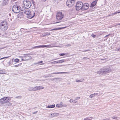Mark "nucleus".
<instances>
[{
    "mask_svg": "<svg viewBox=\"0 0 120 120\" xmlns=\"http://www.w3.org/2000/svg\"><path fill=\"white\" fill-rule=\"evenodd\" d=\"M56 60V59H54V60H52L51 61H53V60Z\"/></svg>",
    "mask_w": 120,
    "mask_h": 120,
    "instance_id": "obj_55",
    "label": "nucleus"
},
{
    "mask_svg": "<svg viewBox=\"0 0 120 120\" xmlns=\"http://www.w3.org/2000/svg\"><path fill=\"white\" fill-rule=\"evenodd\" d=\"M7 99H8V100H9V101H10L11 99V98L10 97H8Z\"/></svg>",
    "mask_w": 120,
    "mask_h": 120,
    "instance_id": "obj_41",
    "label": "nucleus"
},
{
    "mask_svg": "<svg viewBox=\"0 0 120 120\" xmlns=\"http://www.w3.org/2000/svg\"><path fill=\"white\" fill-rule=\"evenodd\" d=\"M34 48H40V45L36 46L34 47Z\"/></svg>",
    "mask_w": 120,
    "mask_h": 120,
    "instance_id": "obj_36",
    "label": "nucleus"
},
{
    "mask_svg": "<svg viewBox=\"0 0 120 120\" xmlns=\"http://www.w3.org/2000/svg\"><path fill=\"white\" fill-rule=\"evenodd\" d=\"M103 72L104 74L108 73L111 71V69L108 66H106L102 69Z\"/></svg>",
    "mask_w": 120,
    "mask_h": 120,
    "instance_id": "obj_6",
    "label": "nucleus"
},
{
    "mask_svg": "<svg viewBox=\"0 0 120 120\" xmlns=\"http://www.w3.org/2000/svg\"><path fill=\"white\" fill-rule=\"evenodd\" d=\"M51 63L52 64H55V63H56V61H55L52 62Z\"/></svg>",
    "mask_w": 120,
    "mask_h": 120,
    "instance_id": "obj_37",
    "label": "nucleus"
},
{
    "mask_svg": "<svg viewBox=\"0 0 120 120\" xmlns=\"http://www.w3.org/2000/svg\"><path fill=\"white\" fill-rule=\"evenodd\" d=\"M20 65L19 64H18L14 66V67H18Z\"/></svg>",
    "mask_w": 120,
    "mask_h": 120,
    "instance_id": "obj_45",
    "label": "nucleus"
},
{
    "mask_svg": "<svg viewBox=\"0 0 120 120\" xmlns=\"http://www.w3.org/2000/svg\"><path fill=\"white\" fill-rule=\"evenodd\" d=\"M8 28V24L6 21L2 22L0 24V29L3 31H5Z\"/></svg>",
    "mask_w": 120,
    "mask_h": 120,
    "instance_id": "obj_2",
    "label": "nucleus"
},
{
    "mask_svg": "<svg viewBox=\"0 0 120 120\" xmlns=\"http://www.w3.org/2000/svg\"><path fill=\"white\" fill-rule=\"evenodd\" d=\"M83 5V3L82 2H78L77 3L75 6L76 10L78 11L81 9L82 10V7Z\"/></svg>",
    "mask_w": 120,
    "mask_h": 120,
    "instance_id": "obj_5",
    "label": "nucleus"
},
{
    "mask_svg": "<svg viewBox=\"0 0 120 120\" xmlns=\"http://www.w3.org/2000/svg\"><path fill=\"white\" fill-rule=\"evenodd\" d=\"M19 61V60L18 59H16L15 60V62H18Z\"/></svg>",
    "mask_w": 120,
    "mask_h": 120,
    "instance_id": "obj_29",
    "label": "nucleus"
},
{
    "mask_svg": "<svg viewBox=\"0 0 120 120\" xmlns=\"http://www.w3.org/2000/svg\"><path fill=\"white\" fill-rule=\"evenodd\" d=\"M64 17V15L62 12H58L57 14L56 18L57 19L60 20L62 19Z\"/></svg>",
    "mask_w": 120,
    "mask_h": 120,
    "instance_id": "obj_7",
    "label": "nucleus"
},
{
    "mask_svg": "<svg viewBox=\"0 0 120 120\" xmlns=\"http://www.w3.org/2000/svg\"><path fill=\"white\" fill-rule=\"evenodd\" d=\"M51 118H52L55 117H57L59 115V113H54L51 114Z\"/></svg>",
    "mask_w": 120,
    "mask_h": 120,
    "instance_id": "obj_11",
    "label": "nucleus"
},
{
    "mask_svg": "<svg viewBox=\"0 0 120 120\" xmlns=\"http://www.w3.org/2000/svg\"><path fill=\"white\" fill-rule=\"evenodd\" d=\"M56 61V63L57 64L59 63V60L57 61Z\"/></svg>",
    "mask_w": 120,
    "mask_h": 120,
    "instance_id": "obj_50",
    "label": "nucleus"
},
{
    "mask_svg": "<svg viewBox=\"0 0 120 120\" xmlns=\"http://www.w3.org/2000/svg\"><path fill=\"white\" fill-rule=\"evenodd\" d=\"M116 50H117V51H120V47L119 49H116V50H115V51H116Z\"/></svg>",
    "mask_w": 120,
    "mask_h": 120,
    "instance_id": "obj_38",
    "label": "nucleus"
},
{
    "mask_svg": "<svg viewBox=\"0 0 120 120\" xmlns=\"http://www.w3.org/2000/svg\"><path fill=\"white\" fill-rule=\"evenodd\" d=\"M80 97H78L76 98H75V100H78L79 99H80Z\"/></svg>",
    "mask_w": 120,
    "mask_h": 120,
    "instance_id": "obj_31",
    "label": "nucleus"
},
{
    "mask_svg": "<svg viewBox=\"0 0 120 120\" xmlns=\"http://www.w3.org/2000/svg\"><path fill=\"white\" fill-rule=\"evenodd\" d=\"M120 13V11L118 12V13Z\"/></svg>",
    "mask_w": 120,
    "mask_h": 120,
    "instance_id": "obj_59",
    "label": "nucleus"
},
{
    "mask_svg": "<svg viewBox=\"0 0 120 120\" xmlns=\"http://www.w3.org/2000/svg\"><path fill=\"white\" fill-rule=\"evenodd\" d=\"M38 112V111H36L35 112H33V114H36Z\"/></svg>",
    "mask_w": 120,
    "mask_h": 120,
    "instance_id": "obj_44",
    "label": "nucleus"
},
{
    "mask_svg": "<svg viewBox=\"0 0 120 120\" xmlns=\"http://www.w3.org/2000/svg\"><path fill=\"white\" fill-rule=\"evenodd\" d=\"M86 57H84L83 58V59H86Z\"/></svg>",
    "mask_w": 120,
    "mask_h": 120,
    "instance_id": "obj_57",
    "label": "nucleus"
},
{
    "mask_svg": "<svg viewBox=\"0 0 120 120\" xmlns=\"http://www.w3.org/2000/svg\"><path fill=\"white\" fill-rule=\"evenodd\" d=\"M89 50H86L84 51L86 52V51H89Z\"/></svg>",
    "mask_w": 120,
    "mask_h": 120,
    "instance_id": "obj_54",
    "label": "nucleus"
},
{
    "mask_svg": "<svg viewBox=\"0 0 120 120\" xmlns=\"http://www.w3.org/2000/svg\"><path fill=\"white\" fill-rule=\"evenodd\" d=\"M68 74L69 73V72H54L52 73H51V74Z\"/></svg>",
    "mask_w": 120,
    "mask_h": 120,
    "instance_id": "obj_15",
    "label": "nucleus"
},
{
    "mask_svg": "<svg viewBox=\"0 0 120 120\" xmlns=\"http://www.w3.org/2000/svg\"><path fill=\"white\" fill-rule=\"evenodd\" d=\"M9 101V100H8V99H7L6 100H5V102H4V103H6L8 102Z\"/></svg>",
    "mask_w": 120,
    "mask_h": 120,
    "instance_id": "obj_34",
    "label": "nucleus"
},
{
    "mask_svg": "<svg viewBox=\"0 0 120 120\" xmlns=\"http://www.w3.org/2000/svg\"><path fill=\"white\" fill-rule=\"evenodd\" d=\"M66 27H62V28H56L55 29H52L51 30V31L53 30H58L59 29H61L63 28H66Z\"/></svg>",
    "mask_w": 120,
    "mask_h": 120,
    "instance_id": "obj_18",
    "label": "nucleus"
},
{
    "mask_svg": "<svg viewBox=\"0 0 120 120\" xmlns=\"http://www.w3.org/2000/svg\"><path fill=\"white\" fill-rule=\"evenodd\" d=\"M23 4L25 7L27 9L30 8L31 5L30 1L28 0H24L23 1Z\"/></svg>",
    "mask_w": 120,
    "mask_h": 120,
    "instance_id": "obj_4",
    "label": "nucleus"
},
{
    "mask_svg": "<svg viewBox=\"0 0 120 120\" xmlns=\"http://www.w3.org/2000/svg\"><path fill=\"white\" fill-rule=\"evenodd\" d=\"M22 98V96H18L16 97H15V98L17 99H21Z\"/></svg>",
    "mask_w": 120,
    "mask_h": 120,
    "instance_id": "obj_27",
    "label": "nucleus"
},
{
    "mask_svg": "<svg viewBox=\"0 0 120 120\" xmlns=\"http://www.w3.org/2000/svg\"><path fill=\"white\" fill-rule=\"evenodd\" d=\"M97 2L96 1H93L91 4V5L90 6V7H93L97 3Z\"/></svg>",
    "mask_w": 120,
    "mask_h": 120,
    "instance_id": "obj_14",
    "label": "nucleus"
},
{
    "mask_svg": "<svg viewBox=\"0 0 120 120\" xmlns=\"http://www.w3.org/2000/svg\"><path fill=\"white\" fill-rule=\"evenodd\" d=\"M50 33L49 32H46L44 34V36H46V35H50Z\"/></svg>",
    "mask_w": 120,
    "mask_h": 120,
    "instance_id": "obj_22",
    "label": "nucleus"
},
{
    "mask_svg": "<svg viewBox=\"0 0 120 120\" xmlns=\"http://www.w3.org/2000/svg\"><path fill=\"white\" fill-rule=\"evenodd\" d=\"M8 0H4L3 1V4L4 5H6L8 4Z\"/></svg>",
    "mask_w": 120,
    "mask_h": 120,
    "instance_id": "obj_16",
    "label": "nucleus"
},
{
    "mask_svg": "<svg viewBox=\"0 0 120 120\" xmlns=\"http://www.w3.org/2000/svg\"><path fill=\"white\" fill-rule=\"evenodd\" d=\"M25 14L28 15V18H33L35 15V13L34 11H30V10L28 9H26L23 12Z\"/></svg>",
    "mask_w": 120,
    "mask_h": 120,
    "instance_id": "obj_1",
    "label": "nucleus"
},
{
    "mask_svg": "<svg viewBox=\"0 0 120 120\" xmlns=\"http://www.w3.org/2000/svg\"><path fill=\"white\" fill-rule=\"evenodd\" d=\"M40 48H44V47H46V48H50V47H53V46H51V45H40Z\"/></svg>",
    "mask_w": 120,
    "mask_h": 120,
    "instance_id": "obj_12",
    "label": "nucleus"
},
{
    "mask_svg": "<svg viewBox=\"0 0 120 120\" xmlns=\"http://www.w3.org/2000/svg\"><path fill=\"white\" fill-rule=\"evenodd\" d=\"M98 0H95L96 1H97Z\"/></svg>",
    "mask_w": 120,
    "mask_h": 120,
    "instance_id": "obj_62",
    "label": "nucleus"
},
{
    "mask_svg": "<svg viewBox=\"0 0 120 120\" xmlns=\"http://www.w3.org/2000/svg\"><path fill=\"white\" fill-rule=\"evenodd\" d=\"M34 88V91H36L38 90V86H36Z\"/></svg>",
    "mask_w": 120,
    "mask_h": 120,
    "instance_id": "obj_25",
    "label": "nucleus"
},
{
    "mask_svg": "<svg viewBox=\"0 0 120 120\" xmlns=\"http://www.w3.org/2000/svg\"><path fill=\"white\" fill-rule=\"evenodd\" d=\"M1 34L0 33V36L1 35Z\"/></svg>",
    "mask_w": 120,
    "mask_h": 120,
    "instance_id": "obj_61",
    "label": "nucleus"
},
{
    "mask_svg": "<svg viewBox=\"0 0 120 120\" xmlns=\"http://www.w3.org/2000/svg\"><path fill=\"white\" fill-rule=\"evenodd\" d=\"M63 102H61L60 103V105H61V106H62V105H63Z\"/></svg>",
    "mask_w": 120,
    "mask_h": 120,
    "instance_id": "obj_47",
    "label": "nucleus"
},
{
    "mask_svg": "<svg viewBox=\"0 0 120 120\" xmlns=\"http://www.w3.org/2000/svg\"><path fill=\"white\" fill-rule=\"evenodd\" d=\"M43 62V61H41L40 62H38L37 63H36L35 64H39L40 63H42Z\"/></svg>",
    "mask_w": 120,
    "mask_h": 120,
    "instance_id": "obj_30",
    "label": "nucleus"
},
{
    "mask_svg": "<svg viewBox=\"0 0 120 120\" xmlns=\"http://www.w3.org/2000/svg\"><path fill=\"white\" fill-rule=\"evenodd\" d=\"M104 59H101V60H103Z\"/></svg>",
    "mask_w": 120,
    "mask_h": 120,
    "instance_id": "obj_63",
    "label": "nucleus"
},
{
    "mask_svg": "<svg viewBox=\"0 0 120 120\" xmlns=\"http://www.w3.org/2000/svg\"><path fill=\"white\" fill-rule=\"evenodd\" d=\"M64 60H59V63H62L63 62H64Z\"/></svg>",
    "mask_w": 120,
    "mask_h": 120,
    "instance_id": "obj_26",
    "label": "nucleus"
},
{
    "mask_svg": "<svg viewBox=\"0 0 120 120\" xmlns=\"http://www.w3.org/2000/svg\"><path fill=\"white\" fill-rule=\"evenodd\" d=\"M112 118H113V119H115V118H114V117H112Z\"/></svg>",
    "mask_w": 120,
    "mask_h": 120,
    "instance_id": "obj_60",
    "label": "nucleus"
},
{
    "mask_svg": "<svg viewBox=\"0 0 120 120\" xmlns=\"http://www.w3.org/2000/svg\"><path fill=\"white\" fill-rule=\"evenodd\" d=\"M120 25V23L117 24L116 26H117L118 25Z\"/></svg>",
    "mask_w": 120,
    "mask_h": 120,
    "instance_id": "obj_52",
    "label": "nucleus"
},
{
    "mask_svg": "<svg viewBox=\"0 0 120 120\" xmlns=\"http://www.w3.org/2000/svg\"><path fill=\"white\" fill-rule=\"evenodd\" d=\"M84 120H92L91 119H85Z\"/></svg>",
    "mask_w": 120,
    "mask_h": 120,
    "instance_id": "obj_42",
    "label": "nucleus"
},
{
    "mask_svg": "<svg viewBox=\"0 0 120 120\" xmlns=\"http://www.w3.org/2000/svg\"><path fill=\"white\" fill-rule=\"evenodd\" d=\"M118 11L117 12V11H116V12H115L114 13V15L116 14H117V13H118Z\"/></svg>",
    "mask_w": 120,
    "mask_h": 120,
    "instance_id": "obj_49",
    "label": "nucleus"
},
{
    "mask_svg": "<svg viewBox=\"0 0 120 120\" xmlns=\"http://www.w3.org/2000/svg\"><path fill=\"white\" fill-rule=\"evenodd\" d=\"M81 81L80 80H76V82H81Z\"/></svg>",
    "mask_w": 120,
    "mask_h": 120,
    "instance_id": "obj_43",
    "label": "nucleus"
},
{
    "mask_svg": "<svg viewBox=\"0 0 120 120\" xmlns=\"http://www.w3.org/2000/svg\"><path fill=\"white\" fill-rule=\"evenodd\" d=\"M38 90H40L41 89H43L44 88V87L42 86H38Z\"/></svg>",
    "mask_w": 120,
    "mask_h": 120,
    "instance_id": "obj_23",
    "label": "nucleus"
},
{
    "mask_svg": "<svg viewBox=\"0 0 120 120\" xmlns=\"http://www.w3.org/2000/svg\"><path fill=\"white\" fill-rule=\"evenodd\" d=\"M44 64V63H43L42 64H40V65Z\"/></svg>",
    "mask_w": 120,
    "mask_h": 120,
    "instance_id": "obj_58",
    "label": "nucleus"
},
{
    "mask_svg": "<svg viewBox=\"0 0 120 120\" xmlns=\"http://www.w3.org/2000/svg\"><path fill=\"white\" fill-rule=\"evenodd\" d=\"M59 55L60 56H63L64 55H67V54L65 53H60L59 54Z\"/></svg>",
    "mask_w": 120,
    "mask_h": 120,
    "instance_id": "obj_24",
    "label": "nucleus"
},
{
    "mask_svg": "<svg viewBox=\"0 0 120 120\" xmlns=\"http://www.w3.org/2000/svg\"><path fill=\"white\" fill-rule=\"evenodd\" d=\"M9 63H10V62H9Z\"/></svg>",
    "mask_w": 120,
    "mask_h": 120,
    "instance_id": "obj_64",
    "label": "nucleus"
},
{
    "mask_svg": "<svg viewBox=\"0 0 120 120\" xmlns=\"http://www.w3.org/2000/svg\"><path fill=\"white\" fill-rule=\"evenodd\" d=\"M9 57V56H8V57H3L2 58H1L0 59V60H1L2 59H4V58H7L8 57Z\"/></svg>",
    "mask_w": 120,
    "mask_h": 120,
    "instance_id": "obj_35",
    "label": "nucleus"
},
{
    "mask_svg": "<svg viewBox=\"0 0 120 120\" xmlns=\"http://www.w3.org/2000/svg\"><path fill=\"white\" fill-rule=\"evenodd\" d=\"M89 5L87 3L84 4L82 7V10H85L88 9L89 7Z\"/></svg>",
    "mask_w": 120,
    "mask_h": 120,
    "instance_id": "obj_9",
    "label": "nucleus"
},
{
    "mask_svg": "<svg viewBox=\"0 0 120 120\" xmlns=\"http://www.w3.org/2000/svg\"><path fill=\"white\" fill-rule=\"evenodd\" d=\"M65 46H67V47H70L71 46V44H67V45H65Z\"/></svg>",
    "mask_w": 120,
    "mask_h": 120,
    "instance_id": "obj_33",
    "label": "nucleus"
},
{
    "mask_svg": "<svg viewBox=\"0 0 120 120\" xmlns=\"http://www.w3.org/2000/svg\"><path fill=\"white\" fill-rule=\"evenodd\" d=\"M69 101H70L71 103H75L77 102H78L77 101H75L73 99L72 100L71 99H70V100Z\"/></svg>",
    "mask_w": 120,
    "mask_h": 120,
    "instance_id": "obj_20",
    "label": "nucleus"
},
{
    "mask_svg": "<svg viewBox=\"0 0 120 120\" xmlns=\"http://www.w3.org/2000/svg\"><path fill=\"white\" fill-rule=\"evenodd\" d=\"M45 76V77H44L45 78H46V77H49V76Z\"/></svg>",
    "mask_w": 120,
    "mask_h": 120,
    "instance_id": "obj_51",
    "label": "nucleus"
},
{
    "mask_svg": "<svg viewBox=\"0 0 120 120\" xmlns=\"http://www.w3.org/2000/svg\"><path fill=\"white\" fill-rule=\"evenodd\" d=\"M8 98V97H5L3 98L0 99V103L1 104H3L5 103L4 102Z\"/></svg>",
    "mask_w": 120,
    "mask_h": 120,
    "instance_id": "obj_10",
    "label": "nucleus"
},
{
    "mask_svg": "<svg viewBox=\"0 0 120 120\" xmlns=\"http://www.w3.org/2000/svg\"><path fill=\"white\" fill-rule=\"evenodd\" d=\"M6 73L4 72H0V74H5Z\"/></svg>",
    "mask_w": 120,
    "mask_h": 120,
    "instance_id": "obj_46",
    "label": "nucleus"
},
{
    "mask_svg": "<svg viewBox=\"0 0 120 120\" xmlns=\"http://www.w3.org/2000/svg\"><path fill=\"white\" fill-rule=\"evenodd\" d=\"M114 15V13H112L111 14L109 15V16H110L111 15Z\"/></svg>",
    "mask_w": 120,
    "mask_h": 120,
    "instance_id": "obj_39",
    "label": "nucleus"
},
{
    "mask_svg": "<svg viewBox=\"0 0 120 120\" xmlns=\"http://www.w3.org/2000/svg\"><path fill=\"white\" fill-rule=\"evenodd\" d=\"M91 36L93 38H95L96 36V35L94 34H92L91 35Z\"/></svg>",
    "mask_w": 120,
    "mask_h": 120,
    "instance_id": "obj_32",
    "label": "nucleus"
},
{
    "mask_svg": "<svg viewBox=\"0 0 120 120\" xmlns=\"http://www.w3.org/2000/svg\"><path fill=\"white\" fill-rule=\"evenodd\" d=\"M28 90L29 91H34V87H30L28 88Z\"/></svg>",
    "mask_w": 120,
    "mask_h": 120,
    "instance_id": "obj_21",
    "label": "nucleus"
},
{
    "mask_svg": "<svg viewBox=\"0 0 120 120\" xmlns=\"http://www.w3.org/2000/svg\"><path fill=\"white\" fill-rule=\"evenodd\" d=\"M109 35H110V34H108L107 35H106L104 37V38H105L106 37H107L108 36H109Z\"/></svg>",
    "mask_w": 120,
    "mask_h": 120,
    "instance_id": "obj_48",
    "label": "nucleus"
},
{
    "mask_svg": "<svg viewBox=\"0 0 120 120\" xmlns=\"http://www.w3.org/2000/svg\"><path fill=\"white\" fill-rule=\"evenodd\" d=\"M55 107V105H48L47 108H53Z\"/></svg>",
    "mask_w": 120,
    "mask_h": 120,
    "instance_id": "obj_19",
    "label": "nucleus"
},
{
    "mask_svg": "<svg viewBox=\"0 0 120 120\" xmlns=\"http://www.w3.org/2000/svg\"><path fill=\"white\" fill-rule=\"evenodd\" d=\"M56 107L58 108H60L62 107L61 106V105H60V104H57L56 105Z\"/></svg>",
    "mask_w": 120,
    "mask_h": 120,
    "instance_id": "obj_28",
    "label": "nucleus"
},
{
    "mask_svg": "<svg viewBox=\"0 0 120 120\" xmlns=\"http://www.w3.org/2000/svg\"><path fill=\"white\" fill-rule=\"evenodd\" d=\"M97 73L99 75H101L103 73V70L102 69H101L100 71H98L97 72Z\"/></svg>",
    "mask_w": 120,
    "mask_h": 120,
    "instance_id": "obj_17",
    "label": "nucleus"
},
{
    "mask_svg": "<svg viewBox=\"0 0 120 120\" xmlns=\"http://www.w3.org/2000/svg\"><path fill=\"white\" fill-rule=\"evenodd\" d=\"M44 1H45L46 0H42Z\"/></svg>",
    "mask_w": 120,
    "mask_h": 120,
    "instance_id": "obj_56",
    "label": "nucleus"
},
{
    "mask_svg": "<svg viewBox=\"0 0 120 120\" xmlns=\"http://www.w3.org/2000/svg\"><path fill=\"white\" fill-rule=\"evenodd\" d=\"M22 59V61L27 60L31 59L32 57L31 56H23Z\"/></svg>",
    "mask_w": 120,
    "mask_h": 120,
    "instance_id": "obj_8",
    "label": "nucleus"
},
{
    "mask_svg": "<svg viewBox=\"0 0 120 120\" xmlns=\"http://www.w3.org/2000/svg\"><path fill=\"white\" fill-rule=\"evenodd\" d=\"M98 94V93H96L94 94H91L90 95L89 97L90 98H92L95 96H97Z\"/></svg>",
    "mask_w": 120,
    "mask_h": 120,
    "instance_id": "obj_13",
    "label": "nucleus"
},
{
    "mask_svg": "<svg viewBox=\"0 0 120 120\" xmlns=\"http://www.w3.org/2000/svg\"><path fill=\"white\" fill-rule=\"evenodd\" d=\"M20 9V6L17 5H14L12 8V11L15 13H18L19 12Z\"/></svg>",
    "mask_w": 120,
    "mask_h": 120,
    "instance_id": "obj_3",
    "label": "nucleus"
},
{
    "mask_svg": "<svg viewBox=\"0 0 120 120\" xmlns=\"http://www.w3.org/2000/svg\"><path fill=\"white\" fill-rule=\"evenodd\" d=\"M67 106V105L66 104L63 105H62V106H61L62 107H66Z\"/></svg>",
    "mask_w": 120,
    "mask_h": 120,
    "instance_id": "obj_40",
    "label": "nucleus"
},
{
    "mask_svg": "<svg viewBox=\"0 0 120 120\" xmlns=\"http://www.w3.org/2000/svg\"><path fill=\"white\" fill-rule=\"evenodd\" d=\"M9 105H12V104H11V103H9Z\"/></svg>",
    "mask_w": 120,
    "mask_h": 120,
    "instance_id": "obj_53",
    "label": "nucleus"
}]
</instances>
